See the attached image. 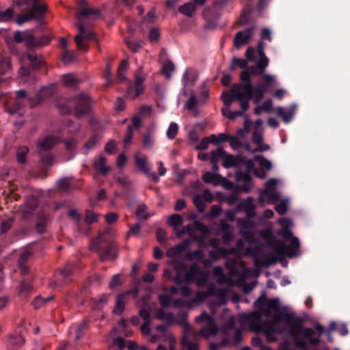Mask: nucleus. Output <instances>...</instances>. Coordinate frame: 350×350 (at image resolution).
<instances>
[{"label":"nucleus","instance_id":"obj_1","mask_svg":"<svg viewBox=\"0 0 350 350\" xmlns=\"http://www.w3.org/2000/svg\"><path fill=\"white\" fill-rule=\"evenodd\" d=\"M57 107L62 114H70L73 109L77 118L88 115L91 110L90 98L84 94L70 97L57 103Z\"/></svg>","mask_w":350,"mask_h":350},{"label":"nucleus","instance_id":"obj_2","mask_svg":"<svg viewBox=\"0 0 350 350\" xmlns=\"http://www.w3.org/2000/svg\"><path fill=\"white\" fill-rule=\"evenodd\" d=\"M229 2L230 0H214L211 5L205 8L202 13L206 21L204 29H214L217 27L223 10Z\"/></svg>","mask_w":350,"mask_h":350},{"label":"nucleus","instance_id":"obj_3","mask_svg":"<svg viewBox=\"0 0 350 350\" xmlns=\"http://www.w3.org/2000/svg\"><path fill=\"white\" fill-rule=\"evenodd\" d=\"M196 322L204 323L200 329L199 334L205 338L215 336L219 331L214 319L206 312L197 317Z\"/></svg>","mask_w":350,"mask_h":350},{"label":"nucleus","instance_id":"obj_4","mask_svg":"<svg viewBox=\"0 0 350 350\" xmlns=\"http://www.w3.org/2000/svg\"><path fill=\"white\" fill-rule=\"evenodd\" d=\"M238 88L240 90L234 95V98L239 101L241 111L244 113L250 107V100H253L255 103L256 94L252 91V84L239 85Z\"/></svg>","mask_w":350,"mask_h":350},{"label":"nucleus","instance_id":"obj_5","mask_svg":"<svg viewBox=\"0 0 350 350\" xmlns=\"http://www.w3.org/2000/svg\"><path fill=\"white\" fill-rule=\"evenodd\" d=\"M101 260H113L117 258L118 245L114 241H109L105 243H100L98 247Z\"/></svg>","mask_w":350,"mask_h":350},{"label":"nucleus","instance_id":"obj_6","mask_svg":"<svg viewBox=\"0 0 350 350\" xmlns=\"http://www.w3.org/2000/svg\"><path fill=\"white\" fill-rule=\"evenodd\" d=\"M275 83L273 76L265 74L262 76L261 84L253 85L252 91L255 93V103L258 104L264 98L265 94L269 91L270 87Z\"/></svg>","mask_w":350,"mask_h":350},{"label":"nucleus","instance_id":"obj_7","mask_svg":"<svg viewBox=\"0 0 350 350\" xmlns=\"http://www.w3.org/2000/svg\"><path fill=\"white\" fill-rule=\"evenodd\" d=\"M256 29V23H252L243 30L237 32L233 40V45L234 48L239 49L243 45L248 44L252 39Z\"/></svg>","mask_w":350,"mask_h":350},{"label":"nucleus","instance_id":"obj_8","mask_svg":"<svg viewBox=\"0 0 350 350\" xmlns=\"http://www.w3.org/2000/svg\"><path fill=\"white\" fill-rule=\"evenodd\" d=\"M300 243L297 237H294L291 240V244L286 245L284 243L277 244L275 247V252L278 256H282L286 255L288 257H293L295 255L299 250Z\"/></svg>","mask_w":350,"mask_h":350},{"label":"nucleus","instance_id":"obj_9","mask_svg":"<svg viewBox=\"0 0 350 350\" xmlns=\"http://www.w3.org/2000/svg\"><path fill=\"white\" fill-rule=\"evenodd\" d=\"M79 33L75 36V40L79 49L87 51L89 49L88 44L83 42V39L89 40H94L95 39V34L90 31H87L82 23L77 25Z\"/></svg>","mask_w":350,"mask_h":350},{"label":"nucleus","instance_id":"obj_10","mask_svg":"<svg viewBox=\"0 0 350 350\" xmlns=\"http://www.w3.org/2000/svg\"><path fill=\"white\" fill-rule=\"evenodd\" d=\"M236 179L238 182L243 183V185L236 186L237 193H249L250 191L252 177L250 172L238 171L236 172Z\"/></svg>","mask_w":350,"mask_h":350},{"label":"nucleus","instance_id":"obj_11","mask_svg":"<svg viewBox=\"0 0 350 350\" xmlns=\"http://www.w3.org/2000/svg\"><path fill=\"white\" fill-rule=\"evenodd\" d=\"M75 268V265L74 263H67L64 268L60 269L61 279H58L55 281L53 287H60L67 284L70 280V277L72 275Z\"/></svg>","mask_w":350,"mask_h":350},{"label":"nucleus","instance_id":"obj_12","mask_svg":"<svg viewBox=\"0 0 350 350\" xmlns=\"http://www.w3.org/2000/svg\"><path fill=\"white\" fill-rule=\"evenodd\" d=\"M243 317L245 322L250 323L258 332L263 329L262 327L266 326V323H263L261 320L260 313L258 312L244 314Z\"/></svg>","mask_w":350,"mask_h":350},{"label":"nucleus","instance_id":"obj_13","mask_svg":"<svg viewBox=\"0 0 350 350\" xmlns=\"http://www.w3.org/2000/svg\"><path fill=\"white\" fill-rule=\"evenodd\" d=\"M68 216L75 222L77 229L79 232L86 234H89L90 228L89 226H84L82 216L77 210H70L68 212Z\"/></svg>","mask_w":350,"mask_h":350},{"label":"nucleus","instance_id":"obj_14","mask_svg":"<svg viewBox=\"0 0 350 350\" xmlns=\"http://www.w3.org/2000/svg\"><path fill=\"white\" fill-rule=\"evenodd\" d=\"M206 1V0H193L191 2L185 3L179 6L178 11L187 17H192L196 12V6L202 5Z\"/></svg>","mask_w":350,"mask_h":350},{"label":"nucleus","instance_id":"obj_15","mask_svg":"<svg viewBox=\"0 0 350 350\" xmlns=\"http://www.w3.org/2000/svg\"><path fill=\"white\" fill-rule=\"evenodd\" d=\"M60 138L53 135H47L42 139H40L38 143V148L40 151H49L53 146L59 142Z\"/></svg>","mask_w":350,"mask_h":350},{"label":"nucleus","instance_id":"obj_16","mask_svg":"<svg viewBox=\"0 0 350 350\" xmlns=\"http://www.w3.org/2000/svg\"><path fill=\"white\" fill-rule=\"evenodd\" d=\"M263 329L260 331H265V335L267 337V340L269 342H275L277 338L275 336V334H282L286 328L283 327L282 328H278L276 323H273L269 325L266 324V326L262 327Z\"/></svg>","mask_w":350,"mask_h":350},{"label":"nucleus","instance_id":"obj_17","mask_svg":"<svg viewBox=\"0 0 350 350\" xmlns=\"http://www.w3.org/2000/svg\"><path fill=\"white\" fill-rule=\"evenodd\" d=\"M14 39L17 43L25 42L28 49L29 48V44H32L34 42L33 35L31 31L24 32L16 31L14 33Z\"/></svg>","mask_w":350,"mask_h":350},{"label":"nucleus","instance_id":"obj_18","mask_svg":"<svg viewBox=\"0 0 350 350\" xmlns=\"http://www.w3.org/2000/svg\"><path fill=\"white\" fill-rule=\"evenodd\" d=\"M189 241L188 240H184L181 243H179L174 247H170L166 255L171 258H174L181 255L189 247Z\"/></svg>","mask_w":350,"mask_h":350},{"label":"nucleus","instance_id":"obj_19","mask_svg":"<svg viewBox=\"0 0 350 350\" xmlns=\"http://www.w3.org/2000/svg\"><path fill=\"white\" fill-rule=\"evenodd\" d=\"M31 255L32 253L30 251L25 250L23 252H22L19 256V258L18 260V265L20 273L23 275H27L29 273V268L27 265V262Z\"/></svg>","mask_w":350,"mask_h":350},{"label":"nucleus","instance_id":"obj_20","mask_svg":"<svg viewBox=\"0 0 350 350\" xmlns=\"http://www.w3.org/2000/svg\"><path fill=\"white\" fill-rule=\"evenodd\" d=\"M185 332L186 334L183 336L181 339V345L183 349L187 350H199L198 344L195 341H190L189 340V332H191V327L189 325H187L185 327Z\"/></svg>","mask_w":350,"mask_h":350},{"label":"nucleus","instance_id":"obj_21","mask_svg":"<svg viewBox=\"0 0 350 350\" xmlns=\"http://www.w3.org/2000/svg\"><path fill=\"white\" fill-rule=\"evenodd\" d=\"M197 80L196 71L192 68H187L182 77L183 86L185 88L189 85H193Z\"/></svg>","mask_w":350,"mask_h":350},{"label":"nucleus","instance_id":"obj_22","mask_svg":"<svg viewBox=\"0 0 350 350\" xmlns=\"http://www.w3.org/2000/svg\"><path fill=\"white\" fill-rule=\"evenodd\" d=\"M252 12V6L249 4L246 5L240 15L238 25H250L252 23H256L254 21H251V14Z\"/></svg>","mask_w":350,"mask_h":350},{"label":"nucleus","instance_id":"obj_23","mask_svg":"<svg viewBox=\"0 0 350 350\" xmlns=\"http://www.w3.org/2000/svg\"><path fill=\"white\" fill-rule=\"evenodd\" d=\"M46 10L47 7L46 5H41L33 2L31 5L29 12L33 15V19L42 20Z\"/></svg>","mask_w":350,"mask_h":350},{"label":"nucleus","instance_id":"obj_24","mask_svg":"<svg viewBox=\"0 0 350 350\" xmlns=\"http://www.w3.org/2000/svg\"><path fill=\"white\" fill-rule=\"evenodd\" d=\"M201 273L202 271L200 266L197 263H193L185 274V281L190 282L196 280Z\"/></svg>","mask_w":350,"mask_h":350},{"label":"nucleus","instance_id":"obj_25","mask_svg":"<svg viewBox=\"0 0 350 350\" xmlns=\"http://www.w3.org/2000/svg\"><path fill=\"white\" fill-rule=\"evenodd\" d=\"M280 222L282 229L278 232V234L282 236L286 241L292 240L294 237L293 236V232L289 229L291 221L289 219L284 218L280 220Z\"/></svg>","mask_w":350,"mask_h":350},{"label":"nucleus","instance_id":"obj_26","mask_svg":"<svg viewBox=\"0 0 350 350\" xmlns=\"http://www.w3.org/2000/svg\"><path fill=\"white\" fill-rule=\"evenodd\" d=\"M27 57L29 62V66L33 70L40 69L44 64L43 59L41 56H38L33 51H29Z\"/></svg>","mask_w":350,"mask_h":350},{"label":"nucleus","instance_id":"obj_27","mask_svg":"<svg viewBox=\"0 0 350 350\" xmlns=\"http://www.w3.org/2000/svg\"><path fill=\"white\" fill-rule=\"evenodd\" d=\"M33 290L31 285V278L29 274L23 275V278L19 285L20 294L27 295L30 293Z\"/></svg>","mask_w":350,"mask_h":350},{"label":"nucleus","instance_id":"obj_28","mask_svg":"<svg viewBox=\"0 0 350 350\" xmlns=\"http://www.w3.org/2000/svg\"><path fill=\"white\" fill-rule=\"evenodd\" d=\"M50 220V215L48 213H40L38 215V221L36 226V232L42 234L45 232L46 228Z\"/></svg>","mask_w":350,"mask_h":350},{"label":"nucleus","instance_id":"obj_29","mask_svg":"<svg viewBox=\"0 0 350 350\" xmlns=\"http://www.w3.org/2000/svg\"><path fill=\"white\" fill-rule=\"evenodd\" d=\"M107 159L100 156L94 163V168L100 172L103 176H106L110 171V167L106 165Z\"/></svg>","mask_w":350,"mask_h":350},{"label":"nucleus","instance_id":"obj_30","mask_svg":"<svg viewBox=\"0 0 350 350\" xmlns=\"http://www.w3.org/2000/svg\"><path fill=\"white\" fill-rule=\"evenodd\" d=\"M24 104L21 100H14L8 105L5 108V111L10 114H17L21 116L23 114Z\"/></svg>","mask_w":350,"mask_h":350},{"label":"nucleus","instance_id":"obj_31","mask_svg":"<svg viewBox=\"0 0 350 350\" xmlns=\"http://www.w3.org/2000/svg\"><path fill=\"white\" fill-rule=\"evenodd\" d=\"M241 155L237 154L236 156H233L232 154H229L226 152V156L224 157L223 166L225 168H230L232 167H239V159Z\"/></svg>","mask_w":350,"mask_h":350},{"label":"nucleus","instance_id":"obj_32","mask_svg":"<svg viewBox=\"0 0 350 350\" xmlns=\"http://www.w3.org/2000/svg\"><path fill=\"white\" fill-rule=\"evenodd\" d=\"M239 85H233L229 94L223 93L222 98L226 106H229L233 101L237 100V99L234 98V95L240 90L239 88H238Z\"/></svg>","mask_w":350,"mask_h":350},{"label":"nucleus","instance_id":"obj_33","mask_svg":"<svg viewBox=\"0 0 350 350\" xmlns=\"http://www.w3.org/2000/svg\"><path fill=\"white\" fill-rule=\"evenodd\" d=\"M135 163L139 171L144 174L149 173V167L147 165V158L146 157H141L139 154L135 155Z\"/></svg>","mask_w":350,"mask_h":350},{"label":"nucleus","instance_id":"obj_34","mask_svg":"<svg viewBox=\"0 0 350 350\" xmlns=\"http://www.w3.org/2000/svg\"><path fill=\"white\" fill-rule=\"evenodd\" d=\"M126 294L120 293L117 296L116 305L113 308V312L116 314H122L125 308V299Z\"/></svg>","mask_w":350,"mask_h":350},{"label":"nucleus","instance_id":"obj_35","mask_svg":"<svg viewBox=\"0 0 350 350\" xmlns=\"http://www.w3.org/2000/svg\"><path fill=\"white\" fill-rule=\"evenodd\" d=\"M62 81L65 87L75 88L77 87L79 81L72 74H66L62 77Z\"/></svg>","mask_w":350,"mask_h":350},{"label":"nucleus","instance_id":"obj_36","mask_svg":"<svg viewBox=\"0 0 350 350\" xmlns=\"http://www.w3.org/2000/svg\"><path fill=\"white\" fill-rule=\"evenodd\" d=\"M266 261H262L258 257H254V262L256 267H261L265 265L269 267L271 264H274L277 262V258L273 254H269L266 255Z\"/></svg>","mask_w":350,"mask_h":350},{"label":"nucleus","instance_id":"obj_37","mask_svg":"<svg viewBox=\"0 0 350 350\" xmlns=\"http://www.w3.org/2000/svg\"><path fill=\"white\" fill-rule=\"evenodd\" d=\"M129 63L126 59H124L121 62L119 65L117 72V80L120 83H124L127 81V78L124 76V73L128 69Z\"/></svg>","mask_w":350,"mask_h":350},{"label":"nucleus","instance_id":"obj_38","mask_svg":"<svg viewBox=\"0 0 350 350\" xmlns=\"http://www.w3.org/2000/svg\"><path fill=\"white\" fill-rule=\"evenodd\" d=\"M276 113L278 116L282 118L285 123H288L294 116V111L293 109L286 111L282 107H278L276 109Z\"/></svg>","mask_w":350,"mask_h":350},{"label":"nucleus","instance_id":"obj_39","mask_svg":"<svg viewBox=\"0 0 350 350\" xmlns=\"http://www.w3.org/2000/svg\"><path fill=\"white\" fill-rule=\"evenodd\" d=\"M25 343V339L21 335L18 336H10L8 340V345L15 348V349H18L22 347V345Z\"/></svg>","mask_w":350,"mask_h":350},{"label":"nucleus","instance_id":"obj_40","mask_svg":"<svg viewBox=\"0 0 350 350\" xmlns=\"http://www.w3.org/2000/svg\"><path fill=\"white\" fill-rule=\"evenodd\" d=\"M12 68L11 60L8 57H0V75H4Z\"/></svg>","mask_w":350,"mask_h":350},{"label":"nucleus","instance_id":"obj_41","mask_svg":"<svg viewBox=\"0 0 350 350\" xmlns=\"http://www.w3.org/2000/svg\"><path fill=\"white\" fill-rule=\"evenodd\" d=\"M221 178V176L217 174H213L210 172H206L202 175V180L206 183L213 184L214 185H217L219 183V179Z\"/></svg>","mask_w":350,"mask_h":350},{"label":"nucleus","instance_id":"obj_42","mask_svg":"<svg viewBox=\"0 0 350 350\" xmlns=\"http://www.w3.org/2000/svg\"><path fill=\"white\" fill-rule=\"evenodd\" d=\"M33 43L29 44V49H33L38 46H42L48 44L50 42L51 38L48 36H42L37 38L33 36Z\"/></svg>","mask_w":350,"mask_h":350},{"label":"nucleus","instance_id":"obj_43","mask_svg":"<svg viewBox=\"0 0 350 350\" xmlns=\"http://www.w3.org/2000/svg\"><path fill=\"white\" fill-rule=\"evenodd\" d=\"M244 167L245 172H250L254 167V162L252 159H249L246 157L241 155L239 163V167Z\"/></svg>","mask_w":350,"mask_h":350},{"label":"nucleus","instance_id":"obj_44","mask_svg":"<svg viewBox=\"0 0 350 350\" xmlns=\"http://www.w3.org/2000/svg\"><path fill=\"white\" fill-rule=\"evenodd\" d=\"M64 142L65 144V148L67 151L70 152L71 155L69 159H72L75 153H72V152L75 150L76 146H77V139L75 137H70L68 139H62L59 141V142Z\"/></svg>","mask_w":350,"mask_h":350},{"label":"nucleus","instance_id":"obj_45","mask_svg":"<svg viewBox=\"0 0 350 350\" xmlns=\"http://www.w3.org/2000/svg\"><path fill=\"white\" fill-rule=\"evenodd\" d=\"M144 79L139 75H137L135 79V94L133 96H132V99H135L142 93L144 90L142 85Z\"/></svg>","mask_w":350,"mask_h":350},{"label":"nucleus","instance_id":"obj_46","mask_svg":"<svg viewBox=\"0 0 350 350\" xmlns=\"http://www.w3.org/2000/svg\"><path fill=\"white\" fill-rule=\"evenodd\" d=\"M210 162H218L220 159H224L226 156V151L221 147L217 148V150H212L210 152Z\"/></svg>","mask_w":350,"mask_h":350},{"label":"nucleus","instance_id":"obj_47","mask_svg":"<svg viewBox=\"0 0 350 350\" xmlns=\"http://www.w3.org/2000/svg\"><path fill=\"white\" fill-rule=\"evenodd\" d=\"M174 70L175 66L170 60L165 62L163 64L162 73L167 78H170L171 77V73L174 72Z\"/></svg>","mask_w":350,"mask_h":350},{"label":"nucleus","instance_id":"obj_48","mask_svg":"<svg viewBox=\"0 0 350 350\" xmlns=\"http://www.w3.org/2000/svg\"><path fill=\"white\" fill-rule=\"evenodd\" d=\"M167 223L170 226L177 228L182 225L183 219L181 215L174 214L169 217Z\"/></svg>","mask_w":350,"mask_h":350},{"label":"nucleus","instance_id":"obj_49","mask_svg":"<svg viewBox=\"0 0 350 350\" xmlns=\"http://www.w3.org/2000/svg\"><path fill=\"white\" fill-rule=\"evenodd\" d=\"M208 137L213 144L218 145L220 143L227 142V134L225 133H219L218 135L212 134Z\"/></svg>","mask_w":350,"mask_h":350},{"label":"nucleus","instance_id":"obj_50","mask_svg":"<svg viewBox=\"0 0 350 350\" xmlns=\"http://www.w3.org/2000/svg\"><path fill=\"white\" fill-rule=\"evenodd\" d=\"M98 220V215L87 209L85 213V222L88 225H90Z\"/></svg>","mask_w":350,"mask_h":350},{"label":"nucleus","instance_id":"obj_51","mask_svg":"<svg viewBox=\"0 0 350 350\" xmlns=\"http://www.w3.org/2000/svg\"><path fill=\"white\" fill-rule=\"evenodd\" d=\"M79 14L84 17L89 16H98L100 14V11L98 9H92L88 7H84L80 10Z\"/></svg>","mask_w":350,"mask_h":350},{"label":"nucleus","instance_id":"obj_52","mask_svg":"<svg viewBox=\"0 0 350 350\" xmlns=\"http://www.w3.org/2000/svg\"><path fill=\"white\" fill-rule=\"evenodd\" d=\"M14 223V219L12 217L3 220L1 224L0 233L4 234L7 233L12 228Z\"/></svg>","mask_w":350,"mask_h":350},{"label":"nucleus","instance_id":"obj_53","mask_svg":"<svg viewBox=\"0 0 350 350\" xmlns=\"http://www.w3.org/2000/svg\"><path fill=\"white\" fill-rule=\"evenodd\" d=\"M40 160L45 167H50L53 163L54 158L51 154L44 152L40 153Z\"/></svg>","mask_w":350,"mask_h":350},{"label":"nucleus","instance_id":"obj_54","mask_svg":"<svg viewBox=\"0 0 350 350\" xmlns=\"http://www.w3.org/2000/svg\"><path fill=\"white\" fill-rule=\"evenodd\" d=\"M14 11L12 8L6 9L5 11H0V21H9L12 19Z\"/></svg>","mask_w":350,"mask_h":350},{"label":"nucleus","instance_id":"obj_55","mask_svg":"<svg viewBox=\"0 0 350 350\" xmlns=\"http://www.w3.org/2000/svg\"><path fill=\"white\" fill-rule=\"evenodd\" d=\"M109 295H102L99 299L96 301L93 308L94 310H101L105 304L108 302Z\"/></svg>","mask_w":350,"mask_h":350},{"label":"nucleus","instance_id":"obj_56","mask_svg":"<svg viewBox=\"0 0 350 350\" xmlns=\"http://www.w3.org/2000/svg\"><path fill=\"white\" fill-rule=\"evenodd\" d=\"M193 204L200 213H204L206 206L201 195L198 194L193 198Z\"/></svg>","mask_w":350,"mask_h":350},{"label":"nucleus","instance_id":"obj_57","mask_svg":"<svg viewBox=\"0 0 350 350\" xmlns=\"http://www.w3.org/2000/svg\"><path fill=\"white\" fill-rule=\"evenodd\" d=\"M154 140L150 133H145L142 138V145L146 149L151 148L153 146Z\"/></svg>","mask_w":350,"mask_h":350},{"label":"nucleus","instance_id":"obj_58","mask_svg":"<svg viewBox=\"0 0 350 350\" xmlns=\"http://www.w3.org/2000/svg\"><path fill=\"white\" fill-rule=\"evenodd\" d=\"M247 66V59L234 57L232 59V64L231 65V70H234L236 67H240L241 68L245 69Z\"/></svg>","mask_w":350,"mask_h":350},{"label":"nucleus","instance_id":"obj_59","mask_svg":"<svg viewBox=\"0 0 350 350\" xmlns=\"http://www.w3.org/2000/svg\"><path fill=\"white\" fill-rule=\"evenodd\" d=\"M53 299V296L48 297L46 299H43L41 297L38 296L34 299V300L32 301V305L36 309L39 308L42 305L46 304L49 301L52 300Z\"/></svg>","mask_w":350,"mask_h":350},{"label":"nucleus","instance_id":"obj_60","mask_svg":"<svg viewBox=\"0 0 350 350\" xmlns=\"http://www.w3.org/2000/svg\"><path fill=\"white\" fill-rule=\"evenodd\" d=\"M178 126L175 122H172L167 131V136L170 139H174L178 133Z\"/></svg>","mask_w":350,"mask_h":350},{"label":"nucleus","instance_id":"obj_61","mask_svg":"<svg viewBox=\"0 0 350 350\" xmlns=\"http://www.w3.org/2000/svg\"><path fill=\"white\" fill-rule=\"evenodd\" d=\"M33 20V16L29 12L28 14H19L17 16L16 22L18 25H21L23 23Z\"/></svg>","mask_w":350,"mask_h":350},{"label":"nucleus","instance_id":"obj_62","mask_svg":"<svg viewBox=\"0 0 350 350\" xmlns=\"http://www.w3.org/2000/svg\"><path fill=\"white\" fill-rule=\"evenodd\" d=\"M28 152V148L23 146L20 148L17 151V161L19 163L23 164L26 162V155Z\"/></svg>","mask_w":350,"mask_h":350},{"label":"nucleus","instance_id":"obj_63","mask_svg":"<svg viewBox=\"0 0 350 350\" xmlns=\"http://www.w3.org/2000/svg\"><path fill=\"white\" fill-rule=\"evenodd\" d=\"M58 188L62 191H67L71 187V180L68 178H64L57 182Z\"/></svg>","mask_w":350,"mask_h":350},{"label":"nucleus","instance_id":"obj_64","mask_svg":"<svg viewBox=\"0 0 350 350\" xmlns=\"http://www.w3.org/2000/svg\"><path fill=\"white\" fill-rule=\"evenodd\" d=\"M198 105V100L194 94L190 96L189 100L187 101L185 104V108H187L189 111H194L196 109V106Z\"/></svg>","mask_w":350,"mask_h":350}]
</instances>
